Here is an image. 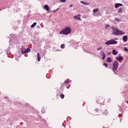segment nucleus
<instances>
[{
  "mask_svg": "<svg viewBox=\"0 0 128 128\" xmlns=\"http://www.w3.org/2000/svg\"><path fill=\"white\" fill-rule=\"evenodd\" d=\"M110 28V26L106 24L105 26V28Z\"/></svg>",
  "mask_w": 128,
  "mask_h": 128,
  "instance_id": "26",
  "label": "nucleus"
},
{
  "mask_svg": "<svg viewBox=\"0 0 128 128\" xmlns=\"http://www.w3.org/2000/svg\"><path fill=\"white\" fill-rule=\"evenodd\" d=\"M102 48V47H99L97 48V50H100Z\"/></svg>",
  "mask_w": 128,
  "mask_h": 128,
  "instance_id": "28",
  "label": "nucleus"
},
{
  "mask_svg": "<svg viewBox=\"0 0 128 128\" xmlns=\"http://www.w3.org/2000/svg\"><path fill=\"white\" fill-rule=\"evenodd\" d=\"M0 10H2L0 9Z\"/></svg>",
  "mask_w": 128,
  "mask_h": 128,
  "instance_id": "39",
  "label": "nucleus"
},
{
  "mask_svg": "<svg viewBox=\"0 0 128 128\" xmlns=\"http://www.w3.org/2000/svg\"><path fill=\"white\" fill-rule=\"evenodd\" d=\"M123 58L122 56H116V60H118V62H120V60H122Z\"/></svg>",
  "mask_w": 128,
  "mask_h": 128,
  "instance_id": "11",
  "label": "nucleus"
},
{
  "mask_svg": "<svg viewBox=\"0 0 128 128\" xmlns=\"http://www.w3.org/2000/svg\"><path fill=\"white\" fill-rule=\"evenodd\" d=\"M118 6H122V4L120 3H116L115 4V8H118Z\"/></svg>",
  "mask_w": 128,
  "mask_h": 128,
  "instance_id": "9",
  "label": "nucleus"
},
{
  "mask_svg": "<svg viewBox=\"0 0 128 128\" xmlns=\"http://www.w3.org/2000/svg\"><path fill=\"white\" fill-rule=\"evenodd\" d=\"M61 2H66V0H60Z\"/></svg>",
  "mask_w": 128,
  "mask_h": 128,
  "instance_id": "29",
  "label": "nucleus"
},
{
  "mask_svg": "<svg viewBox=\"0 0 128 128\" xmlns=\"http://www.w3.org/2000/svg\"><path fill=\"white\" fill-rule=\"evenodd\" d=\"M105 44H106L107 46H110V44H112V42L110 40L106 42Z\"/></svg>",
  "mask_w": 128,
  "mask_h": 128,
  "instance_id": "15",
  "label": "nucleus"
},
{
  "mask_svg": "<svg viewBox=\"0 0 128 128\" xmlns=\"http://www.w3.org/2000/svg\"><path fill=\"white\" fill-rule=\"evenodd\" d=\"M74 18L76 20H82V19L80 18V14H78L75 16H74Z\"/></svg>",
  "mask_w": 128,
  "mask_h": 128,
  "instance_id": "4",
  "label": "nucleus"
},
{
  "mask_svg": "<svg viewBox=\"0 0 128 128\" xmlns=\"http://www.w3.org/2000/svg\"><path fill=\"white\" fill-rule=\"evenodd\" d=\"M111 28L113 30V32H114L116 30V28L114 26H112L111 27Z\"/></svg>",
  "mask_w": 128,
  "mask_h": 128,
  "instance_id": "22",
  "label": "nucleus"
},
{
  "mask_svg": "<svg viewBox=\"0 0 128 128\" xmlns=\"http://www.w3.org/2000/svg\"><path fill=\"white\" fill-rule=\"evenodd\" d=\"M126 33L118 29H116V30L112 32V34H115V36H120L122 34H124Z\"/></svg>",
  "mask_w": 128,
  "mask_h": 128,
  "instance_id": "2",
  "label": "nucleus"
},
{
  "mask_svg": "<svg viewBox=\"0 0 128 128\" xmlns=\"http://www.w3.org/2000/svg\"><path fill=\"white\" fill-rule=\"evenodd\" d=\"M4 98L5 100L8 99V96H4Z\"/></svg>",
  "mask_w": 128,
  "mask_h": 128,
  "instance_id": "34",
  "label": "nucleus"
},
{
  "mask_svg": "<svg viewBox=\"0 0 128 128\" xmlns=\"http://www.w3.org/2000/svg\"><path fill=\"white\" fill-rule=\"evenodd\" d=\"M44 8L47 10V12H50V6L48 4H45L44 6Z\"/></svg>",
  "mask_w": 128,
  "mask_h": 128,
  "instance_id": "7",
  "label": "nucleus"
},
{
  "mask_svg": "<svg viewBox=\"0 0 128 128\" xmlns=\"http://www.w3.org/2000/svg\"><path fill=\"white\" fill-rule=\"evenodd\" d=\"M112 53L114 56H116V54H118V51H116V49H114L112 50Z\"/></svg>",
  "mask_w": 128,
  "mask_h": 128,
  "instance_id": "12",
  "label": "nucleus"
},
{
  "mask_svg": "<svg viewBox=\"0 0 128 128\" xmlns=\"http://www.w3.org/2000/svg\"><path fill=\"white\" fill-rule=\"evenodd\" d=\"M118 56H120V54H119Z\"/></svg>",
  "mask_w": 128,
  "mask_h": 128,
  "instance_id": "38",
  "label": "nucleus"
},
{
  "mask_svg": "<svg viewBox=\"0 0 128 128\" xmlns=\"http://www.w3.org/2000/svg\"><path fill=\"white\" fill-rule=\"evenodd\" d=\"M100 54L102 56V60H104V58H106V54H104V52L103 51H101L100 52Z\"/></svg>",
  "mask_w": 128,
  "mask_h": 128,
  "instance_id": "5",
  "label": "nucleus"
},
{
  "mask_svg": "<svg viewBox=\"0 0 128 128\" xmlns=\"http://www.w3.org/2000/svg\"><path fill=\"white\" fill-rule=\"evenodd\" d=\"M80 2L84 6H88V4H90V2H86L84 1H80Z\"/></svg>",
  "mask_w": 128,
  "mask_h": 128,
  "instance_id": "10",
  "label": "nucleus"
},
{
  "mask_svg": "<svg viewBox=\"0 0 128 128\" xmlns=\"http://www.w3.org/2000/svg\"><path fill=\"white\" fill-rule=\"evenodd\" d=\"M118 62L114 61L113 63V67H112V70L114 72V74H116L115 70H118Z\"/></svg>",
  "mask_w": 128,
  "mask_h": 128,
  "instance_id": "3",
  "label": "nucleus"
},
{
  "mask_svg": "<svg viewBox=\"0 0 128 128\" xmlns=\"http://www.w3.org/2000/svg\"><path fill=\"white\" fill-rule=\"evenodd\" d=\"M115 20H116V22H120V20L118 18H115Z\"/></svg>",
  "mask_w": 128,
  "mask_h": 128,
  "instance_id": "21",
  "label": "nucleus"
},
{
  "mask_svg": "<svg viewBox=\"0 0 128 128\" xmlns=\"http://www.w3.org/2000/svg\"><path fill=\"white\" fill-rule=\"evenodd\" d=\"M124 50H125V52H128V49L126 47L124 48Z\"/></svg>",
  "mask_w": 128,
  "mask_h": 128,
  "instance_id": "27",
  "label": "nucleus"
},
{
  "mask_svg": "<svg viewBox=\"0 0 128 128\" xmlns=\"http://www.w3.org/2000/svg\"><path fill=\"white\" fill-rule=\"evenodd\" d=\"M30 52V48H27L26 49L24 50V52L25 54H28V52Z\"/></svg>",
  "mask_w": 128,
  "mask_h": 128,
  "instance_id": "14",
  "label": "nucleus"
},
{
  "mask_svg": "<svg viewBox=\"0 0 128 128\" xmlns=\"http://www.w3.org/2000/svg\"><path fill=\"white\" fill-rule=\"evenodd\" d=\"M106 62H112V58H110V57H108V58H107Z\"/></svg>",
  "mask_w": 128,
  "mask_h": 128,
  "instance_id": "13",
  "label": "nucleus"
},
{
  "mask_svg": "<svg viewBox=\"0 0 128 128\" xmlns=\"http://www.w3.org/2000/svg\"><path fill=\"white\" fill-rule=\"evenodd\" d=\"M95 112H98V108H96L95 110Z\"/></svg>",
  "mask_w": 128,
  "mask_h": 128,
  "instance_id": "31",
  "label": "nucleus"
},
{
  "mask_svg": "<svg viewBox=\"0 0 128 128\" xmlns=\"http://www.w3.org/2000/svg\"><path fill=\"white\" fill-rule=\"evenodd\" d=\"M36 28H40V26H37Z\"/></svg>",
  "mask_w": 128,
  "mask_h": 128,
  "instance_id": "33",
  "label": "nucleus"
},
{
  "mask_svg": "<svg viewBox=\"0 0 128 128\" xmlns=\"http://www.w3.org/2000/svg\"><path fill=\"white\" fill-rule=\"evenodd\" d=\"M58 10V8H57L56 10H56Z\"/></svg>",
  "mask_w": 128,
  "mask_h": 128,
  "instance_id": "37",
  "label": "nucleus"
},
{
  "mask_svg": "<svg viewBox=\"0 0 128 128\" xmlns=\"http://www.w3.org/2000/svg\"><path fill=\"white\" fill-rule=\"evenodd\" d=\"M122 8H120L118 10V14H122Z\"/></svg>",
  "mask_w": 128,
  "mask_h": 128,
  "instance_id": "16",
  "label": "nucleus"
},
{
  "mask_svg": "<svg viewBox=\"0 0 128 128\" xmlns=\"http://www.w3.org/2000/svg\"><path fill=\"white\" fill-rule=\"evenodd\" d=\"M38 62H40V53H37Z\"/></svg>",
  "mask_w": 128,
  "mask_h": 128,
  "instance_id": "17",
  "label": "nucleus"
},
{
  "mask_svg": "<svg viewBox=\"0 0 128 128\" xmlns=\"http://www.w3.org/2000/svg\"><path fill=\"white\" fill-rule=\"evenodd\" d=\"M111 44H116L118 41L115 40L114 39H111Z\"/></svg>",
  "mask_w": 128,
  "mask_h": 128,
  "instance_id": "6",
  "label": "nucleus"
},
{
  "mask_svg": "<svg viewBox=\"0 0 128 128\" xmlns=\"http://www.w3.org/2000/svg\"><path fill=\"white\" fill-rule=\"evenodd\" d=\"M56 12V10L54 11V12Z\"/></svg>",
  "mask_w": 128,
  "mask_h": 128,
  "instance_id": "36",
  "label": "nucleus"
},
{
  "mask_svg": "<svg viewBox=\"0 0 128 128\" xmlns=\"http://www.w3.org/2000/svg\"><path fill=\"white\" fill-rule=\"evenodd\" d=\"M107 54H108V56L110 55V52H108V53H107Z\"/></svg>",
  "mask_w": 128,
  "mask_h": 128,
  "instance_id": "35",
  "label": "nucleus"
},
{
  "mask_svg": "<svg viewBox=\"0 0 128 128\" xmlns=\"http://www.w3.org/2000/svg\"><path fill=\"white\" fill-rule=\"evenodd\" d=\"M61 48H64V44H62L60 46Z\"/></svg>",
  "mask_w": 128,
  "mask_h": 128,
  "instance_id": "25",
  "label": "nucleus"
},
{
  "mask_svg": "<svg viewBox=\"0 0 128 128\" xmlns=\"http://www.w3.org/2000/svg\"><path fill=\"white\" fill-rule=\"evenodd\" d=\"M72 32V29L69 26L66 27L60 32V34H68Z\"/></svg>",
  "mask_w": 128,
  "mask_h": 128,
  "instance_id": "1",
  "label": "nucleus"
},
{
  "mask_svg": "<svg viewBox=\"0 0 128 128\" xmlns=\"http://www.w3.org/2000/svg\"><path fill=\"white\" fill-rule=\"evenodd\" d=\"M68 82H70V81H68V80H67L66 81L64 84H68Z\"/></svg>",
  "mask_w": 128,
  "mask_h": 128,
  "instance_id": "30",
  "label": "nucleus"
},
{
  "mask_svg": "<svg viewBox=\"0 0 128 128\" xmlns=\"http://www.w3.org/2000/svg\"><path fill=\"white\" fill-rule=\"evenodd\" d=\"M98 12V8H96V9L93 10V12Z\"/></svg>",
  "mask_w": 128,
  "mask_h": 128,
  "instance_id": "19",
  "label": "nucleus"
},
{
  "mask_svg": "<svg viewBox=\"0 0 128 128\" xmlns=\"http://www.w3.org/2000/svg\"><path fill=\"white\" fill-rule=\"evenodd\" d=\"M60 98L62 100L64 98V94H60Z\"/></svg>",
  "mask_w": 128,
  "mask_h": 128,
  "instance_id": "20",
  "label": "nucleus"
},
{
  "mask_svg": "<svg viewBox=\"0 0 128 128\" xmlns=\"http://www.w3.org/2000/svg\"><path fill=\"white\" fill-rule=\"evenodd\" d=\"M36 26V22H34L31 26L30 28H34Z\"/></svg>",
  "mask_w": 128,
  "mask_h": 128,
  "instance_id": "18",
  "label": "nucleus"
},
{
  "mask_svg": "<svg viewBox=\"0 0 128 128\" xmlns=\"http://www.w3.org/2000/svg\"><path fill=\"white\" fill-rule=\"evenodd\" d=\"M20 50H21V52L22 54H24V50L22 48H21L20 49Z\"/></svg>",
  "mask_w": 128,
  "mask_h": 128,
  "instance_id": "23",
  "label": "nucleus"
},
{
  "mask_svg": "<svg viewBox=\"0 0 128 128\" xmlns=\"http://www.w3.org/2000/svg\"><path fill=\"white\" fill-rule=\"evenodd\" d=\"M122 40L124 42H128V36H124L122 37Z\"/></svg>",
  "mask_w": 128,
  "mask_h": 128,
  "instance_id": "8",
  "label": "nucleus"
},
{
  "mask_svg": "<svg viewBox=\"0 0 128 128\" xmlns=\"http://www.w3.org/2000/svg\"><path fill=\"white\" fill-rule=\"evenodd\" d=\"M72 6H74V5H72V4H70V8H72Z\"/></svg>",
  "mask_w": 128,
  "mask_h": 128,
  "instance_id": "32",
  "label": "nucleus"
},
{
  "mask_svg": "<svg viewBox=\"0 0 128 128\" xmlns=\"http://www.w3.org/2000/svg\"><path fill=\"white\" fill-rule=\"evenodd\" d=\"M103 66H106V68H108V65L106 64V63H104Z\"/></svg>",
  "mask_w": 128,
  "mask_h": 128,
  "instance_id": "24",
  "label": "nucleus"
}]
</instances>
